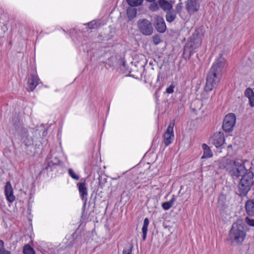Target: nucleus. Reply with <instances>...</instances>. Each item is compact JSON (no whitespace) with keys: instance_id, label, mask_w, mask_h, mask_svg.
Returning <instances> with one entry per match:
<instances>
[{"instance_id":"1","label":"nucleus","mask_w":254,"mask_h":254,"mask_svg":"<svg viewBox=\"0 0 254 254\" xmlns=\"http://www.w3.org/2000/svg\"><path fill=\"white\" fill-rule=\"evenodd\" d=\"M222 163H227V166L221 165V169H226L232 176L238 177L242 176L239 185L240 195H246L253 184L254 173L252 171L246 169L244 162L241 160L235 161L228 158H223Z\"/></svg>"},{"instance_id":"2","label":"nucleus","mask_w":254,"mask_h":254,"mask_svg":"<svg viewBox=\"0 0 254 254\" xmlns=\"http://www.w3.org/2000/svg\"><path fill=\"white\" fill-rule=\"evenodd\" d=\"M11 128L13 133L19 136L22 142L27 147L33 144L34 137L36 130L33 128L25 127L20 121L18 116H15L11 121Z\"/></svg>"},{"instance_id":"3","label":"nucleus","mask_w":254,"mask_h":254,"mask_svg":"<svg viewBox=\"0 0 254 254\" xmlns=\"http://www.w3.org/2000/svg\"><path fill=\"white\" fill-rule=\"evenodd\" d=\"M246 228V224L242 219H238L233 223L229 231L228 238L232 245L240 246L243 244L247 236Z\"/></svg>"},{"instance_id":"4","label":"nucleus","mask_w":254,"mask_h":254,"mask_svg":"<svg viewBox=\"0 0 254 254\" xmlns=\"http://www.w3.org/2000/svg\"><path fill=\"white\" fill-rule=\"evenodd\" d=\"M202 38V34L196 30L189 38L184 48L183 56L186 59H190L194 51L201 46Z\"/></svg>"},{"instance_id":"5","label":"nucleus","mask_w":254,"mask_h":254,"mask_svg":"<svg viewBox=\"0 0 254 254\" xmlns=\"http://www.w3.org/2000/svg\"><path fill=\"white\" fill-rule=\"evenodd\" d=\"M222 75V71L211 67L207 76L204 90L206 92L211 91L220 81Z\"/></svg>"},{"instance_id":"6","label":"nucleus","mask_w":254,"mask_h":254,"mask_svg":"<svg viewBox=\"0 0 254 254\" xmlns=\"http://www.w3.org/2000/svg\"><path fill=\"white\" fill-rule=\"evenodd\" d=\"M137 26L139 32L144 36L151 35L154 31L152 23L148 19L142 18L137 22Z\"/></svg>"},{"instance_id":"7","label":"nucleus","mask_w":254,"mask_h":254,"mask_svg":"<svg viewBox=\"0 0 254 254\" xmlns=\"http://www.w3.org/2000/svg\"><path fill=\"white\" fill-rule=\"evenodd\" d=\"M236 118L233 113L227 114L223 120L222 127L226 132H230L233 130L236 124Z\"/></svg>"},{"instance_id":"8","label":"nucleus","mask_w":254,"mask_h":254,"mask_svg":"<svg viewBox=\"0 0 254 254\" xmlns=\"http://www.w3.org/2000/svg\"><path fill=\"white\" fill-rule=\"evenodd\" d=\"M175 125V120H172L164 134V142L166 146L171 144L174 139V127Z\"/></svg>"},{"instance_id":"9","label":"nucleus","mask_w":254,"mask_h":254,"mask_svg":"<svg viewBox=\"0 0 254 254\" xmlns=\"http://www.w3.org/2000/svg\"><path fill=\"white\" fill-rule=\"evenodd\" d=\"M155 27L157 31L163 33L166 30V25L163 18L159 15H156L154 17Z\"/></svg>"},{"instance_id":"10","label":"nucleus","mask_w":254,"mask_h":254,"mask_svg":"<svg viewBox=\"0 0 254 254\" xmlns=\"http://www.w3.org/2000/svg\"><path fill=\"white\" fill-rule=\"evenodd\" d=\"M212 144L217 148L221 146L225 142L224 135L222 132H216L211 137Z\"/></svg>"},{"instance_id":"11","label":"nucleus","mask_w":254,"mask_h":254,"mask_svg":"<svg viewBox=\"0 0 254 254\" xmlns=\"http://www.w3.org/2000/svg\"><path fill=\"white\" fill-rule=\"evenodd\" d=\"M40 81V79L37 74H31L28 79V90L30 91H33L39 84Z\"/></svg>"},{"instance_id":"12","label":"nucleus","mask_w":254,"mask_h":254,"mask_svg":"<svg viewBox=\"0 0 254 254\" xmlns=\"http://www.w3.org/2000/svg\"><path fill=\"white\" fill-rule=\"evenodd\" d=\"M185 7L189 13H193L198 10L199 5L196 0H188L186 2Z\"/></svg>"},{"instance_id":"13","label":"nucleus","mask_w":254,"mask_h":254,"mask_svg":"<svg viewBox=\"0 0 254 254\" xmlns=\"http://www.w3.org/2000/svg\"><path fill=\"white\" fill-rule=\"evenodd\" d=\"M4 193L8 201L12 202L14 200L15 196L13 195L12 188L9 182H7L6 183L4 188Z\"/></svg>"},{"instance_id":"14","label":"nucleus","mask_w":254,"mask_h":254,"mask_svg":"<svg viewBox=\"0 0 254 254\" xmlns=\"http://www.w3.org/2000/svg\"><path fill=\"white\" fill-rule=\"evenodd\" d=\"M77 185L81 198L82 200H86L88 195V191L86 184L84 182L79 183Z\"/></svg>"},{"instance_id":"15","label":"nucleus","mask_w":254,"mask_h":254,"mask_svg":"<svg viewBox=\"0 0 254 254\" xmlns=\"http://www.w3.org/2000/svg\"><path fill=\"white\" fill-rule=\"evenodd\" d=\"M157 3L164 11H167L169 10L172 9L173 3H174V1L172 0L167 1L166 0H157Z\"/></svg>"},{"instance_id":"16","label":"nucleus","mask_w":254,"mask_h":254,"mask_svg":"<svg viewBox=\"0 0 254 254\" xmlns=\"http://www.w3.org/2000/svg\"><path fill=\"white\" fill-rule=\"evenodd\" d=\"M225 59L221 56L215 61L211 67H214V68L222 72L223 68L225 64Z\"/></svg>"},{"instance_id":"17","label":"nucleus","mask_w":254,"mask_h":254,"mask_svg":"<svg viewBox=\"0 0 254 254\" xmlns=\"http://www.w3.org/2000/svg\"><path fill=\"white\" fill-rule=\"evenodd\" d=\"M246 212L249 216L254 217V199H249L245 204Z\"/></svg>"},{"instance_id":"18","label":"nucleus","mask_w":254,"mask_h":254,"mask_svg":"<svg viewBox=\"0 0 254 254\" xmlns=\"http://www.w3.org/2000/svg\"><path fill=\"white\" fill-rule=\"evenodd\" d=\"M245 95L249 99V103L251 107H254V92L250 88L246 89L245 91Z\"/></svg>"},{"instance_id":"19","label":"nucleus","mask_w":254,"mask_h":254,"mask_svg":"<svg viewBox=\"0 0 254 254\" xmlns=\"http://www.w3.org/2000/svg\"><path fill=\"white\" fill-rule=\"evenodd\" d=\"M177 17V12L174 10H169L166 12V19L168 22L171 23L174 21Z\"/></svg>"},{"instance_id":"20","label":"nucleus","mask_w":254,"mask_h":254,"mask_svg":"<svg viewBox=\"0 0 254 254\" xmlns=\"http://www.w3.org/2000/svg\"><path fill=\"white\" fill-rule=\"evenodd\" d=\"M202 148L203 150V154L201 158H208L212 156V152L207 144L205 143L202 144Z\"/></svg>"},{"instance_id":"21","label":"nucleus","mask_w":254,"mask_h":254,"mask_svg":"<svg viewBox=\"0 0 254 254\" xmlns=\"http://www.w3.org/2000/svg\"><path fill=\"white\" fill-rule=\"evenodd\" d=\"M127 16L129 20H132L137 14V10L133 7H128L127 11Z\"/></svg>"},{"instance_id":"22","label":"nucleus","mask_w":254,"mask_h":254,"mask_svg":"<svg viewBox=\"0 0 254 254\" xmlns=\"http://www.w3.org/2000/svg\"><path fill=\"white\" fill-rule=\"evenodd\" d=\"M149 221L147 218H145L143 221V225L142 228V239L145 240L146 238V235L148 231V227Z\"/></svg>"},{"instance_id":"23","label":"nucleus","mask_w":254,"mask_h":254,"mask_svg":"<svg viewBox=\"0 0 254 254\" xmlns=\"http://www.w3.org/2000/svg\"><path fill=\"white\" fill-rule=\"evenodd\" d=\"M175 200V196L173 195L172 198L169 201L163 202L162 204V208L165 210L169 209L173 206Z\"/></svg>"},{"instance_id":"24","label":"nucleus","mask_w":254,"mask_h":254,"mask_svg":"<svg viewBox=\"0 0 254 254\" xmlns=\"http://www.w3.org/2000/svg\"><path fill=\"white\" fill-rule=\"evenodd\" d=\"M143 0H127L128 4L131 7L137 6L142 4Z\"/></svg>"},{"instance_id":"25","label":"nucleus","mask_w":254,"mask_h":254,"mask_svg":"<svg viewBox=\"0 0 254 254\" xmlns=\"http://www.w3.org/2000/svg\"><path fill=\"white\" fill-rule=\"evenodd\" d=\"M23 252L24 254H35L34 250L28 244L24 246Z\"/></svg>"},{"instance_id":"26","label":"nucleus","mask_w":254,"mask_h":254,"mask_svg":"<svg viewBox=\"0 0 254 254\" xmlns=\"http://www.w3.org/2000/svg\"><path fill=\"white\" fill-rule=\"evenodd\" d=\"M132 249L133 246L132 245H129L126 246L123 250L122 254H132Z\"/></svg>"},{"instance_id":"27","label":"nucleus","mask_w":254,"mask_h":254,"mask_svg":"<svg viewBox=\"0 0 254 254\" xmlns=\"http://www.w3.org/2000/svg\"><path fill=\"white\" fill-rule=\"evenodd\" d=\"M68 172L69 176L72 179H73L75 180H78L79 179V176L77 175V174H76L75 173V172H74V171L72 169H71V168L68 169Z\"/></svg>"},{"instance_id":"28","label":"nucleus","mask_w":254,"mask_h":254,"mask_svg":"<svg viewBox=\"0 0 254 254\" xmlns=\"http://www.w3.org/2000/svg\"><path fill=\"white\" fill-rule=\"evenodd\" d=\"M250 217H246L245 218V222H244L250 226L254 227V218H251Z\"/></svg>"},{"instance_id":"29","label":"nucleus","mask_w":254,"mask_h":254,"mask_svg":"<svg viewBox=\"0 0 254 254\" xmlns=\"http://www.w3.org/2000/svg\"><path fill=\"white\" fill-rule=\"evenodd\" d=\"M152 40L154 44L155 45H158L162 41L160 36L159 35H155L153 36L152 37Z\"/></svg>"},{"instance_id":"30","label":"nucleus","mask_w":254,"mask_h":254,"mask_svg":"<svg viewBox=\"0 0 254 254\" xmlns=\"http://www.w3.org/2000/svg\"><path fill=\"white\" fill-rule=\"evenodd\" d=\"M150 9L152 11H157L159 9V4L157 3V0L156 2L153 1L151 4L150 5Z\"/></svg>"},{"instance_id":"31","label":"nucleus","mask_w":254,"mask_h":254,"mask_svg":"<svg viewBox=\"0 0 254 254\" xmlns=\"http://www.w3.org/2000/svg\"><path fill=\"white\" fill-rule=\"evenodd\" d=\"M87 25L90 29L97 28L98 26L97 23L95 21L89 22Z\"/></svg>"},{"instance_id":"32","label":"nucleus","mask_w":254,"mask_h":254,"mask_svg":"<svg viewBox=\"0 0 254 254\" xmlns=\"http://www.w3.org/2000/svg\"><path fill=\"white\" fill-rule=\"evenodd\" d=\"M175 85L173 84H171L166 90V92L168 94H171L173 93Z\"/></svg>"},{"instance_id":"33","label":"nucleus","mask_w":254,"mask_h":254,"mask_svg":"<svg viewBox=\"0 0 254 254\" xmlns=\"http://www.w3.org/2000/svg\"><path fill=\"white\" fill-rule=\"evenodd\" d=\"M0 254H10V253L9 251L5 250L3 246L0 249Z\"/></svg>"},{"instance_id":"34","label":"nucleus","mask_w":254,"mask_h":254,"mask_svg":"<svg viewBox=\"0 0 254 254\" xmlns=\"http://www.w3.org/2000/svg\"><path fill=\"white\" fill-rule=\"evenodd\" d=\"M182 8V3L179 2L176 5V10L177 11L179 12L181 10Z\"/></svg>"},{"instance_id":"35","label":"nucleus","mask_w":254,"mask_h":254,"mask_svg":"<svg viewBox=\"0 0 254 254\" xmlns=\"http://www.w3.org/2000/svg\"><path fill=\"white\" fill-rule=\"evenodd\" d=\"M222 164L223 165V166H226V167L227 166V164L226 163H225V164L224 163V164L222 163V159H221L219 161V168L221 169V165H222Z\"/></svg>"},{"instance_id":"36","label":"nucleus","mask_w":254,"mask_h":254,"mask_svg":"<svg viewBox=\"0 0 254 254\" xmlns=\"http://www.w3.org/2000/svg\"><path fill=\"white\" fill-rule=\"evenodd\" d=\"M4 246V243L2 240H0V249Z\"/></svg>"},{"instance_id":"37","label":"nucleus","mask_w":254,"mask_h":254,"mask_svg":"<svg viewBox=\"0 0 254 254\" xmlns=\"http://www.w3.org/2000/svg\"><path fill=\"white\" fill-rule=\"evenodd\" d=\"M162 76H161V74L160 73H159L158 75H157V81H159L160 80V78H161Z\"/></svg>"},{"instance_id":"38","label":"nucleus","mask_w":254,"mask_h":254,"mask_svg":"<svg viewBox=\"0 0 254 254\" xmlns=\"http://www.w3.org/2000/svg\"><path fill=\"white\" fill-rule=\"evenodd\" d=\"M146 0L147 1H149V2H153V1H155L156 0Z\"/></svg>"},{"instance_id":"39","label":"nucleus","mask_w":254,"mask_h":254,"mask_svg":"<svg viewBox=\"0 0 254 254\" xmlns=\"http://www.w3.org/2000/svg\"><path fill=\"white\" fill-rule=\"evenodd\" d=\"M232 147V145H230L229 146H228V147Z\"/></svg>"},{"instance_id":"40","label":"nucleus","mask_w":254,"mask_h":254,"mask_svg":"<svg viewBox=\"0 0 254 254\" xmlns=\"http://www.w3.org/2000/svg\"><path fill=\"white\" fill-rule=\"evenodd\" d=\"M182 0H180V1H181Z\"/></svg>"}]
</instances>
